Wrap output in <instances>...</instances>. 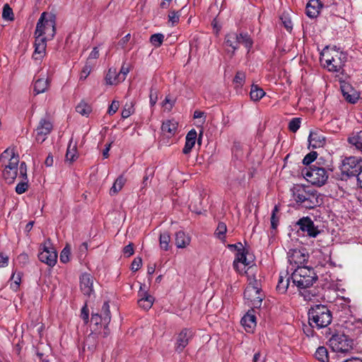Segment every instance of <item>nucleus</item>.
Segmentation results:
<instances>
[{
  "label": "nucleus",
  "instance_id": "obj_15",
  "mask_svg": "<svg viewBox=\"0 0 362 362\" xmlns=\"http://www.w3.org/2000/svg\"><path fill=\"white\" fill-rule=\"evenodd\" d=\"M356 161V159L354 157L346 158L343 163V171L350 176L356 175L357 180L362 188V170H361V167L358 165H354V166H352L353 164H355Z\"/></svg>",
  "mask_w": 362,
  "mask_h": 362
},
{
  "label": "nucleus",
  "instance_id": "obj_22",
  "mask_svg": "<svg viewBox=\"0 0 362 362\" xmlns=\"http://www.w3.org/2000/svg\"><path fill=\"white\" fill-rule=\"evenodd\" d=\"M178 123L175 119H168L163 122L161 130L167 137L174 136L177 129Z\"/></svg>",
  "mask_w": 362,
  "mask_h": 362
},
{
  "label": "nucleus",
  "instance_id": "obj_44",
  "mask_svg": "<svg viewBox=\"0 0 362 362\" xmlns=\"http://www.w3.org/2000/svg\"><path fill=\"white\" fill-rule=\"evenodd\" d=\"M226 231L227 227L226 223H224L223 222L218 223L217 228L215 232L216 236L218 238L222 239L224 238V235L226 234Z\"/></svg>",
  "mask_w": 362,
  "mask_h": 362
},
{
  "label": "nucleus",
  "instance_id": "obj_4",
  "mask_svg": "<svg viewBox=\"0 0 362 362\" xmlns=\"http://www.w3.org/2000/svg\"><path fill=\"white\" fill-rule=\"evenodd\" d=\"M330 310L322 305H315L308 311V322L312 327L321 329L327 327L332 322Z\"/></svg>",
  "mask_w": 362,
  "mask_h": 362
},
{
  "label": "nucleus",
  "instance_id": "obj_62",
  "mask_svg": "<svg viewBox=\"0 0 362 362\" xmlns=\"http://www.w3.org/2000/svg\"><path fill=\"white\" fill-rule=\"evenodd\" d=\"M111 148V143L106 145L105 149L103 151V156L105 158H108L109 156V151Z\"/></svg>",
  "mask_w": 362,
  "mask_h": 362
},
{
  "label": "nucleus",
  "instance_id": "obj_29",
  "mask_svg": "<svg viewBox=\"0 0 362 362\" xmlns=\"http://www.w3.org/2000/svg\"><path fill=\"white\" fill-rule=\"evenodd\" d=\"M49 85V81L47 78H38L34 83V91L36 94L42 93L48 89Z\"/></svg>",
  "mask_w": 362,
  "mask_h": 362
},
{
  "label": "nucleus",
  "instance_id": "obj_61",
  "mask_svg": "<svg viewBox=\"0 0 362 362\" xmlns=\"http://www.w3.org/2000/svg\"><path fill=\"white\" fill-rule=\"evenodd\" d=\"M18 260L22 263H26L28 261V256L25 253H22L18 257Z\"/></svg>",
  "mask_w": 362,
  "mask_h": 362
},
{
  "label": "nucleus",
  "instance_id": "obj_24",
  "mask_svg": "<svg viewBox=\"0 0 362 362\" xmlns=\"http://www.w3.org/2000/svg\"><path fill=\"white\" fill-rule=\"evenodd\" d=\"M322 5L319 0H310L306 6V14L311 18H316Z\"/></svg>",
  "mask_w": 362,
  "mask_h": 362
},
{
  "label": "nucleus",
  "instance_id": "obj_51",
  "mask_svg": "<svg viewBox=\"0 0 362 362\" xmlns=\"http://www.w3.org/2000/svg\"><path fill=\"white\" fill-rule=\"evenodd\" d=\"M228 247L231 251H235L236 253L237 252H240L243 251L244 249H245L241 243H238L236 244L228 245Z\"/></svg>",
  "mask_w": 362,
  "mask_h": 362
},
{
  "label": "nucleus",
  "instance_id": "obj_49",
  "mask_svg": "<svg viewBox=\"0 0 362 362\" xmlns=\"http://www.w3.org/2000/svg\"><path fill=\"white\" fill-rule=\"evenodd\" d=\"M142 264V260H141V258L140 257H136L132 263V265H131V269L134 272H136L137 271L141 266Z\"/></svg>",
  "mask_w": 362,
  "mask_h": 362
},
{
  "label": "nucleus",
  "instance_id": "obj_31",
  "mask_svg": "<svg viewBox=\"0 0 362 362\" xmlns=\"http://www.w3.org/2000/svg\"><path fill=\"white\" fill-rule=\"evenodd\" d=\"M126 182V179L124 176H119L115 181L112 187L110 189V194L111 196L117 194L123 187Z\"/></svg>",
  "mask_w": 362,
  "mask_h": 362
},
{
  "label": "nucleus",
  "instance_id": "obj_20",
  "mask_svg": "<svg viewBox=\"0 0 362 362\" xmlns=\"http://www.w3.org/2000/svg\"><path fill=\"white\" fill-rule=\"evenodd\" d=\"M93 278L88 273L80 276V288L86 296H90L93 292Z\"/></svg>",
  "mask_w": 362,
  "mask_h": 362
},
{
  "label": "nucleus",
  "instance_id": "obj_13",
  "mask_svg": "<svg viewBox=\"0 0 362 362\" xmlns=\"http://www.w3.org/2000/svg\"><path fill=\"white\" fill-rule=\"evenodd\" d=\"M288 260L291 265H297L300 267V264H304L308 258V253L305 248H293L290 249L287 253Z\"/></svg>",
  "mask_w": 362,
  "mask_h": 362
},
{
  "label": "nucleus",
  "instance_id": "obj_57",
  "mask_svg": "<svg viewBox=\"0 0 362 362\" xmlns=\"http://www.w3.org/2000/svg\"><path fill=\"white\" fill-rule=\"evenodd\" d=\"M124 254L127 257H130L134 254V248L132 244H129L128 245L124 247Z\"/></svg>",
  "mask_w": 362,
  "mask_h": 362
},
{
  "label": "nucleus",
  "instance_id": "obj_47",
  "mask_svg": "<svg viewBox=\"0 0 362 362\" xmlns=\"http://www.w3.org/2000/svg\"><path fill=\"white\" fill-rule=\"evenodd\" d=\"M277 211H278V208L276 206L272 211V216H271V226H272V229H276L278 224H279V219L276 216V213Z\"/></svg>",
  "mask_w": 362,
  "mask_h": 362
},
{
  "label": "nucleus",
  "instance_id": "obj_30",
  "mask_svg": "<svg viewBox=\"0 0 362 362\" xmlns=\"http://www.w3.org/2000/svg\"><path fill=\"white\" fill-rule=\"evenodd\" d=\"M119 78L120 76L116 69L110 68L105 76L106 83L109 85H115L122 81Z\"/></svg>",
  "mask_w": 362,
  "mask_h": 362
},
{
  "label": "nucleus",
  "instance_id": "obj_26",
  "mask_svg": "<svg viewBox=\"0 0 362 362\" xmlns=\"http://www.w3.org/2000/svg\"><path fill=\"white\" fill-rule=\"evenodd\" d=\"M191 238L184 231H178L175 233V244L178 248H185L190 243Z\"/></svg>",
  "mask_w": 362,
  "mask_h": 362
},
{
  "label": "nucleus",
  "instance_id": "obj_16",
  "mask_svg": "<svg viewBox=\"0 0 362 362\" xmlns=\"http://www.w3.org/2000/svg\"><path fill=\"white\" fill-rule=\"evenodd\" d=\"M247 250L244 249L243 251L235 254V258L233 262V268L240 274L246 273V267L249 266L252 262V261L248 259L247 257Z\"/></svg>",
  "mask_w": 362,
  "mask_h": 362
},
{
  "label": "nucleus",
  "instance_id": "obj_41",
  "mask_svg": "<svg viewBox=\"0 0 362 362\" xmlns=\"http://www.w3.org/2000/svg\"><path fill=\"white\" fill-rule=\"evenodd\" d=\"M2 18L6 21L13 20V10L8 4H5L3 7Z\"/></svg>",
  "mask_w": 362,
  "mask_h": 362
},
{
  "label": "nucleus",
  "instance_id": "obj_54",
  "mask_svg": "<svg viewBox=\"0 0 362 362\" xmlns=\"http://www.w3.org/2000/svg\"><path fill=\"white\" fill-rule=\"evenodd\" d=\"M119 102L118 101H112V103H111V105H110L109 108H108V113L110 115H113L115 114L118 108H119Z\"/></svg>",
  "mask_w": 362,
  "mask_h": 362
},
{
  "label": "nucleus",
  "instance_id": "obj_64",
  "mask_svg": "<svg viewBox=\"0 0 362 362\" xmlns=\"http://www.w3.org/2000/svg\"><path fill=\"white\" fill-rule=\"evenodd\" d=\"M157 101V95L156 94H153V92H151L150 94V103L153 106L156 103Z\"/></svg>",
  "mask_w": 362,
  "mask_h": 362
},
{
  "label": "nucleus",
  "instance_id": "obj_60",
  "mask_svg": "<svg viewBox=\"0 0 362 362\" xmlns=\"http://www.w3.org/2000/svg\"><path fill=\"white\" fill-rule=\"evenodd\" d=\"M129 40L130 34H127L119 40V42H118V45L120 46L122 48H124L125 45L129 41Z\"/></svg>",
  "mask_w": 362,
  "mask_h": 362
},
{
  "label": "nucleus",
  "instance_id": "obj_6",
  "mask_svg": "<svg viewBox=\"0 0 362 362\" xmlns=\"http://www.w3.org/2000/svg\"><path fill=\"white\" fill-rule=\"evenodd\" d=\"M303 175L312 185L319 187L325 185L329 177V174L325 168L316 165L304 168Z\"/></svg>",
  "mask_w": 362,
  "mask_h": 362
},
{
  "label": "nucleus",
  "instance_id": "obj_52",
  "mask_svg": "<svg viewBox=\"0 0 362 362\" xmlns=\"http://www.w3.org/2000/svg\"><path fill=\"white\" fill-rule=\"evenodd\" d=\"M90 322H91V323H93L94 325H98L102 322L103 323V319L102 315H100L98 313H95V314L93 313L92 316H91Z\"/></svg>",
  "mask_w": 362,
  "mask_h": 362
},
{
  "label": "nucleus",
  "instance_id": "obj_23",
  "mask_svg": "<svg viewBox=\"0 0 362 362\" xmlns=\"http://www.w3.org/2000/svg\"><path fill=\"white\" fill-rule=\"evenodd\" d=\"M241 324L247 332H252L256 327V317L250 311L247 312L241 319Z\"/></svg>",
  "mask_w": 362,
  "mask_h": 362
},
{
  "label": "nucleus",
  "instance_id": "obj_19",
  "mask_svg": "<svg viewBox=\"0 0 362 362\" xmlns=\"http://www.w3.org/2000/svg\"><path fill=\"white\" fill-rule=\"evenodd\" d=\"M19 177L21 181L16 187V192L21 194L25 192L28 188V177H27V165L25 162H22L19 165Z\"/></svg>",
  "mask_w": 362,
  "mask_h": 362
},
{
  "label": "nucleus",
  "instance_id": "obj_40",
  "mask_svg": "<svg viewBox=\"0 0 362 362\" xmlns=\"http://www.w3.org/2000/svg\"><path fill=\"white\" fill-rule=\"evenodd\" d=\"M134 108L133 102L126 103L122 111V117L124 119L128 118L132 114L134 113Z\"/></svg>",
  "mask_w": 362,
  "mask_h": 362
},
{
  "label": "nucleus",
  "instance_id": "obj_55",
  "mask_svg": "<svg viewBox=\"0 0 362 362\" xmlns=\"http://www.w3.org/2000/svg\"><path fill=\"white\" fill-rule=\"evenodd\" d=\"M129 72V69L128 66H125L124 65H122L121 67L120 71L118 73L120 76V81H124L126 78V76L127 74Z\"/></svg>",
  "mask_w": 362,
  "mask_h": 362
},
{
  "label": "nucleus",
  "instance_id": "obj_39",
  "mask_svg": "<svg viewBox=\"0 0 362 362\" xmlns=\"http://www.w3.org/2000/svg\"><path fill=\"white\" fill-rule=\"evenodd\" d=\"M164 40V35L161 33L153 34L150 37V42L155 47H159Z\"/></svg>",
  "mask_w": 362,
  "mask_h": 362
},
{
  "label": "nucleus",
  "instance_id": "obj_7",
  "mask_svg": "<svg viewBox=\"0 0 362 362\" xmlns=\"http://www.w3.org/2000/svg\"><path fill=\"white\" fill-rule=\"evenodd\" d=\"M244 297L249 305L253 308L261 307L264 294L259 288V283L255 279H250L244 292Z\"/></svg>",
  "mask_w": 362,
  "mask_h": 362
},
{
  "label": "nucleus",
  "instance_id": "obj_10",
  "mask_svg": "<svg viewBox=\"0 0 362 362\" xmlns=\"http://www.w3.org/2000/svg\"><path fill=\"white\" fill-rule=\"evenodd\" d=\"M332 350L337 353L346 354L353 349V341L344 334H333L329 340Z\"/></svg>",
  "mask_w": 362,
  "mask_h": 362
},
{
  "label": "nucleus",
  "instance_id": "obj_50",
  "mask_svg": "<svg viewBox=\"0 0 362 362\" xmlns=\"http://www.w3.org/2000/svg\"><path fill=\"white\" fill-rule=\"evenodd\" d=\"M245 73L238 71V72H237V74L234 78V82L238 85H242L245 81Z\"/></svg>",
  "mask_w": 362,
  "mask_h": 362
},
{
  "label": "nucleus",
  "instance_id": "obj_5",
  "mask_svg": "<svg viewBox=\"0 0 362 362\" xmlns=\"http://www.w3.org/2000/svg\"><path fill=\"white\" fill-rule=\"evenodd\" d=\"M292 272L291 279L293 284L298 289L310 287L317 280V275L314 270L308 267H298L296 269H291Z\"/></svg>",
  "mask_w": 362,
  "mask_h": 362
},
{
  "label": "nucleus",
  "instance_id": "obj_27",
  "mask_svg": "<svg viewBox=\"0 0 362 362\" xmlns=\"http://www.w3.org/2000/svg\"><path fill=\"white\" fill-rule=\"evenodd\" d=\"M288 274V272H281L278 281V284L276 286V290L280 293H284L289 286V281L290 278L289 276H287Z\"/></svg>",
  "mask_w": 362,
  "mask_h": 362
},
{
  "label": "nucleus",
  "instance_id": "obj_56",
  "mask_svg": "<svg viewBox=\"0 0 362 362\" xmlns=\"http://www.w3.org/2000/svg\"><path fill=\"white\" fill-rule=\"evenodd\" d=\"M8 264V257L0 252V267H5Z\"/></svg>",
  "mask_w": 362,
  "mask_h": 362
},
{
  "label": "nucleus",
  "instance_id": "obj_48",
  "mask_svg": "<svg viewBox=\"0 0 362 362\" xmlns=\"http://www.w3.org/2000/svg\"><path fill=\"white\" fill-rule=\"evenodd\" d=\"M180 12L170 11L168 14L169 21L172 22L173 24H175L179 21L180 19Z\"/></svg>",
  "mask_w": 362,
  "mask_h": 362
},
{
  "label": "nucleus",
  "instance_id": "obj_14",
  "mask_svg": "<svg viewBox=\"0 0 362 362\" xmlns=\"http://www.w3.org/2000/svg\"><path fill=\"white\" fill-rule=\"evenodd\" d=\"M296 226H298L299 230L306 233V235L310 238H315L320 233L312 219L308 216L300 218L296 222Z\"/></svg>",
  "mask_w": 362,
  "mask_h": 362
},
{
  "label": "nucleus",
  "instance_id": "obj_11",
  "mask_svg": "<svg viewBox=\"0 0 362 362\" xmlns=\"http://www.w3.org/2000/svg\"><path fill=\"white\" fill-rule=\"evenodd\" d=\"M39 259L50 267L55 265L57 259V253L48 240L40 248L38 255Z\"/></svg>",
  "mask_w": 362,
  "mask_h": 362
},
{
  "label": "nucleus",
  "instance_id": "obj_21",
  "mask_svg": "<svg viewBox=\"0 0 362 362\" xmlns=\"http://www.w3.org/2000/svg\"><path fill=\"white\" fill-rule=\"evenodd\" d=\"M308 142L313 148L322 147L325 144V137L319 132H310Z\"/></svg>",
  "mask_w": 362,
  "mask_h": 362
},
{
  "label": "nucleus",
  "instance_id": "obj_43",
  "mask_svg": "<svg viewBox=\"0 0 362 362\" xmlns=\"http://www.w3.org/2000/svg\"><path fill=\"white\" fill-rule=\"evenodd\" d=\"M300 123H301L300 118H298V117L293 118L288 124L289 130L292 132H296L300 127Z\"/></svg>",
  "mask_w": 362,
  "mask_h": 362
},
{
  "label": "nucleus",
  "instance_id": "obj_58",
  "mask_svg": "<svg viewBox=\"0 0 362 362\" xmlns=\"http://www.w3.org/2000/svg\"><path fill=\"white\" fill-rule=\"evenodd\" d=\"M98 57H99V51L97 47H94L89 54L88 61H89L90 59H95L98 58Z\"/></svg>",
  "mask_w": 362,
  "mask_h": 362
},
{
  "label": "nucleus",
  "instance_id": "obj_46",
  "mask_svg": "<svg viewBox=\"0 0 362 362\" xmlns=\"http://www.w3.org/2000/svg\"><path fill=\"white\" fill-rule=\"evenodd\" d=\"M316 158L317 153L315 151L310 152L304 157L303 160V163L304 165H309L316 159Z\"/></svg>",
  "mask_w": 362,
  "mask_h": 362
},
{
  "label": "nucleus",
  "instance_id": "obj_2",
  "mask_svg": "<svg viewBox=\"0 0 362 362\" xmlns=\"http://www.w3.org/2000/svg\"><path fill=\"white\" fill-rule=\"evenodd\" d=\"M294 200L306 209H313L319 206L321 199L316 191L303 185H294L291 189Z\"/></svg>",
  "mask_w": 362,
  "mask_h": 362
},
{
  "label": "nucleus",
  "instance_id": "obj_37",
  "mask_svg": "<svg viewBox=\"0 0 362 362\" xmlns=\"http://www.w3.org/2000/svg\"><path fill=\"white\" fill-rule=\"evenodd\" d=\"M104 324H108L110 321V305L107 302H105L102 307L101 314Z\"/></svg>",
  "mask_w": 362,
  "mask_h": 362
},
{
  "label": "nucleus",
  "instance_id": "obj_34",
  "mask_svg": "<svg viewBox=\"0 0 362 362\" xmlns=\"http://www.w3.org/2000/svg\"><path fill=\"white\" fill-rule=\"evenodd\" d=\"M76 111L83 116H88L92 111V108L89 104L85 101H81L76 107Z\"/></svg>",
  "mask_w": 362,
  "mask_h": 362
},
{
  "label": "nucleus",
  "instance_id": "obj_59",
  "mask_svg": "<svg viewBox=\"0 0 362 362\" xmlns=\"http://www.w3.org/2000/svg\"><path fill=\"white\" fill-rule=\"evenodd\" d=\"M281 19L282 21V23L284 25V27L286 28V30H291L293 27L292 22L291 21V20L287 18H281Z\"/></svg>",
  "mask_w": 362,
  "mask_h": 362
},
{
  "label": "nucleus",
  "instance_id": "obj_17",
  "mask_svg": "<svg viewBox=\"0 0 362 362\" xmlns=\"http://www.w3.org/2000/svg\"><path fill=\"white\" fill-rule=\"evenodd\" d=\"M193 337V332L189 329H182L177 337L175 351L180 353L189 344Z\"/></svg>",
  "mask_w": 362,
  "mask_h": 362
},
{
  "label": "nucleus",
  "instance_id": "obj_42",
  "mask_svg": "<svg viewBox=\"0 0 362 362\" xmlns=\"http://www.w3.org/2000/svg\"><path fill=\"white\" fill-rule=\"evenodd\" d=\"M11 279L13 281V282L11 284V287L13 290L16 291L20 285L21 280V272H13Z\"/></svg>",
  "mask_w": 362,
  "mask_h": 362
},
{
  "label": "nucleus",
  "instance_id": "obj_45",
  "mask_svg": "<svg viewBox=\"0 0 362 362\" xmlns=\"http://www.w3.org/2000/svg\"><path fill=\"white\" fill-rule=\"evenodd\" d=\"M70 254V247L68 245H66L60 254V261L63 263L68 262L69 261Z\"/></svg>",
  "mask_w": 362,
  "mask_h": 362
},
{
  "label": "nucleus",
  "instance_id": "obj_63",
  "mask_svg": "<svg viewBox=\"0 0 362 362\" xmlns=\"http://www.w3.org/2000/svg\"><path fill=\"white\" fill-rule=\"evenodd\" d=\"M53 162H54V160H53V157H52V156L49 155V156L47 157V158H46V160H45V164L47 167H50V166H52V165H53Z\"/></svg>",
  "mask_w": 362,
  "mask_h": 362
},
{
  "label": "nucleus",
  "instance_id": "obj_1",
  "mask_svg": "<svg viewBox=\"0 0 362 362\" xmlns=\"http://www.w3.org/2000/svg\"><path fill=\"white\" fill-rule=\"evenodd\" d=\"M55 16L53 14L47 12L41 14L34 33V59L40 60L45 56L47 42L52 40L55 35Z\"/></svg>",
  "mask_w": 362,
  "mask_h": 362
},
{
  "label": "nucleus",
  "instance_id": "obj_28",
  "mask_svg": "<svg viewBox=\"0 0 362 362\" xmlns=\"http://www.w3.org/2000/svg\"><path fill=\"white\" fill-rule=\"evenodd\" d=\"M78 158L77 153V144L75 142L73 144V138H71L69 141L66 153V160L67 161L73 162L76 160Z\"/></svg>",
  "mask_w": 362,
  "mask_h": 362
},
{
  "label": "nucleus",
  "instance_id": "obj_12",
  "mask_svg": "<svg viewBox=\"0 0 362 362\" xmlns=\"http://www.w3.org/2000/svg\"><path fill=\"white\" fill-rule=\"evenodd\" d=\"M52 128L53 125L49 119L47 117L40 119L35 130L36 141L40 144L45 141L52 132Z\"/></svg>",
  "mask_w": 362,
  "mask_h": 362
},
{
  "label": "nucleus",
  "instance_id": "obj_38",
  "mask_svg": "<svg viewBox=\"0 0 362 362\" xmlns=\"http://www.w3.org/2000/svg\"><path fill=\"white\" fill-rule=\"evenodd\" d=\"M342 93L345 99L353 104L356 103L359 98L358 94L356 91L354 90L352 93H349L345 90L344 88H342Z\"/></svg>",
  "mask_w": 362,
  "mask_h": 362
},
{
  "label": "nucleus",
  "instance_id": "obj_3",
  "mask_svg": "<svg viewBox=\"0 0 362 362\" xmlns=\"http://www.w3.org/2000/svg\"><path fill=\"white\" fill-rule=\"evenodd\" d=\"M0 162L4 167L3 177L9 184L13 183L19 171V157L11 149L5 150L1 155Z\"/></svg>",
  "mask_w": 362,
  "mask_h": 362
},
{
  "label": "nucleus",
  "instance_id": "obj_9",
  "mask_svg": "<svg viewBox=\"0 0 362 362\" xmlns=\"http://www.w3.org/2000/svg\"><path fill=\"white\" fill-rule=\"evenodd\" d=\"M346 56L342 53L334 51L331 55L329 52L324 51L320 58L321 63L327 68L328 71L339 72L344 65Z\"/></svg>",
  "mask_w": 362,
  "mask_h": 362
},
{
  "label": "nucleus",
  "instance_id": "obj_25",
  "mask_svg": "<svg viewBox=\"0 0 362 362\" xmlns=\"http://www.w3.org/2000/svg\"><path fill=\"white\" fill-rule=\"evenodd\" d=\"M197 137V133L195 129H191L186 136V141L185 146L182 149L184 154H188L191 152L192 148L194 146Z\"/></svg>",
  "mask_w": 362,
  "mask_h": 362
},
{
  "label": "nucleus",
  "instance_id": "obj_18",
  "mask_svg": "<svg viewBox=\"0 0 362 362\" xmlns=\"http://www.w3.org/2000/svg\"><path fill=\"white\" fill-rule=\"evenodd\" d=\"M144 287H145V285L141 284L140 289L138 292V305L144 310H149L153 305L154 298L144 290Z\"/></svg>",
  "mask_w": 362,
  "mask_h": 362
},
{
  "label": "nucleus",
  "instance_id": "obj_33",
  "mask_svg": "<svg viewBox=\"0 0 362 362\" xmlns=\"http://www.w3.org/2000/svg\"><path fill=\"white\" fill-rule=\"evenodd\" d=\"M170 235L168 232L165 231L160 235L159 243L162 250L167 251L170 248Z\"/></svg>",
  "mask_w": 362,
  "mask_h": 362
},
{
  "label": "nucleus",
  "instance_id": "obj_8",
  "mask_svg": "<svg viewBox=\"0 0 362 362\" xmlns=\"http://www.w3.org/2000/svg\"><path fill=\"white\" fill-rule=\"evenodd\" d=\"M224 44L232 49L230 57H233L239 45L243 44L248 51L252 47L253 42L247 33L238 34L234 32L228 33L225 37Z\"/></svg>",
  "mask_w": 362,
  "mask_h": 362
},
{
  "label": "nucleus",
  "instance_id": "obj_35",
  "mask_svg": "<svg viewBox=\"0 0 362 362\" xmlns=\"http://www.w3.org/2000/svg\"><path fill=\"white\" fill-rule=\"evenodd\" d=\"M315 356L316 359L320 362L329 361L328 351L325 346L318 347L315 351Z\"/></svg>",
  "mask_w": 362,
  "mask_h": 362
},
{
  "label": "nucleus",
  "instance_id": "obj_36",
  "mask_svg": "<svg viewBox=\"0 0 362 362\" xmlns=\"http://www.w3.org/2000/svg\"><path fill=\"white\" fill-rule=\"evenodd\" d=\"M265 92L257 86H252L250 90V98L252 100L257 101L263 98Z\"/></svg>",
  "mask_w": 362,
  "mask_h": 362
},
{
  "label": "nucleus",
  "instance_id": "obj_32",
  "mask_svg": "<svg viewBox=\"0 0 362 362\" xmlns=\"http://www.w3.org/2000/svg\"><path fill=\"white\" fill-rule=\"evenodd\" d=\"M349 142L354 146L357 150L362 153V132H356V134L349 138Z\"/></svg>",
  "mask_w": 362,
  "mask_h": 362
},
{
  "label": "nucleus",
  "instance_id": "obj_53",
  "mask_svg": "<svg viewBox=\"0 0 362 362\" xmlns=\"http://www.w3.org/2000/svg\"><path fill=\"white\" fill-rule=\"evenodd\" d=\"M91 69V66L86 64L81 71V78H86L87 76L90 74Z\"/></svg>",
  "mask_w": 362,
  "mask_h": 362
}]
</instances>
